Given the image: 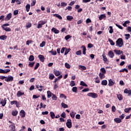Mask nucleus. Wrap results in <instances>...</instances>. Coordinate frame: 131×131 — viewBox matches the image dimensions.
I'll list each match as a JSON object with an SVG mask.
<instances>
[{
  "label": "nucleus",
  "mask_w": 131,
  "mask_h": 131,
  "mask_svg": "<svg viewBox=\"0 0 131 131\" xmlns=\"http://www.w3.org/2000/svg\"><path fill=\"white\" fill-rule=\"evenodd\" d=\"M116 46L119 47V48H121L123 46V40H122V38H120L117 39L116 41Z\"/></svg>",
  "instance_id": "f257e3e1"
},
{
  "label": "nucleus",
  "mask_w": 131,
  "mask_h": 131,
  "mask_svg": "<svg viewBox=\"0 0 131 131\" xmlns=\"http://www.w3.org/2000/svg\"><path fill=\"white\" fill-rule=\"evenodd\" d=\"M9 123H11V125L9 126V127H10V131H16V126H15V124L11 121H9Z\"/></svg>",
  "instance_id": "f03ea898"
},
{
  "label": "nucleus",
  "mask_w": 131,
  "mask_h": 131,
  "mask_svg": "<svg viewBox=\"0 0 131 131\" xmlns=\"http://www.w3.org/2000/svg\"><path fill=\"white\" fill-rule=\"evenodd\" d=\"M88 97H91V98H93L94 99H96V98H98V94L95 93H89L87 94Z\"/></svg>",
  "instance_id": "7ed1b4c3"
},
{
  "label": "nucleus",
  "mask_w": 131,
  "mask_h": 131,
  "mask_svg": "<svg viewBox=\"0 0 131 131\" xmlns=\"http://www.w3.org/2000/svg\"><path fill=\"white\" fill-rule=\"evenodd\" d=\"M66 125L69 128H71V127H72V122H71V119L67 120Z\"/></svg>",
  "instance_id": "20e7f679"
},
{
  "label": "nucleus",
  "mask_w": 131,
  "mask_h": 131,
  "mask_svg": "<svg viewBox=\"0 0 131 131\" xmlns=\"http://www.w3.org/2000/svg\"><path fill=\"white\" fill-rule=\"evenodd\" d=\"M53 73L55 75V76H59V75H61V74H62V72L56 69H54L53 70Z\"/></svg>",
  "instance_id": "39448f33"
},
{
  "label": "nucleus",
  "mask_w": 131,
  "mask_h": 131,
  "mask_svg": "<svg viewBox=\"0 0 131 131\" xmlns=\"http://www.w3.org/2000/svg\"><path fill=\"white\" fill-rule=\"evenodd\" d=\"M14 78L12 76H8V77H6V78L5 79V81L9 82L10 81H13Z\"/></svg>",
  "instance_id": "423d86ee"
},
{
  "label": "nucleus",
  "mask_w": 131,
  "mask_h": 131,
  "mask_svg": "<svg viewBox=\"0 0 131 131\" xmlns=\"http://www.w3.org/2000/svg\"><path fill=\"white\" fill-rule=\"evenodd\" d=\"M10 71H11V70L10 69L3 70L2 69H0V73H4V74H6L8 72H10Z\"/></svg>",
  "instance_id": "0eeeda50"
},
{
  "label": "nucleus",
  "mask_w": 131,
  "mask_h": 131,
  "mask_svg": "<svg viewBox=\"0 0 131 131\" xmlns=\"http://www.w3.org/2000/svg\"><path fill=\"white\" fill-rule=\"evenodd\" d=\"M0 104H2L3 107H5V106H6V104H7V98L2 99V100L0 102Z\"/></svg>",
  "instance_id": "6e6552de"
},
{
  "label": "nucleus",
  "mask_w": 131,
  "mask_h": 131,
  "mask_svg": "<svg viewBox=\"0 0 131 131\" xmlns=\"http://www.w3.org/2000/svg\"><path fill=\"white\" fill-rule=\"evenodd\" d=\"M51 31L55 33V34H58V33H60V31H59L58 29H56V28H53L51 29Z\"/></svg>",
  "instance_id": "1a4fd4ad"
},
{
  "label": "nucleus",
  "mask_w": 131,
  "mask_h": 131,
  "mask_svg": "<svg viewBox=\"0 0 131 131\" xmlns=\"http://www.w3.org/2000/svg\"><path fill=\"white\" fill-rule=\"evenodd\" d=\"M12 18V13H9L5 17V21H9Z\"/></svg>",
  "instance_id": "9d476101"
},
{
  "label": "nucleus",
  "mask_w": 131,
  "mask_h": 131,
  "mask_svg": "<svg viewBox=\"0 0 131 131\" xmlns=\"http://www.w3.org/2000/svg\"><path fill=\"white\" fill-rule=\"evenodd\" d=\"M114 52L116 54V55H121V54H123V52L121 50H114Z\"/></svg>",
  "instance_id": "9b49d317"
},
{
  "label": "nucleus",
  "mask_w": 131,
  "mask_h": 131,
  "mask_svg": "<svg viewBox=\"0 0 131 131\" xmlns=\"http://www.w3.org/2000/svg\"><path fill=\"white\" fill-rule=\"evenodd\" d=\"M108 56L110 57V58H113L114 57V53H113V51H110L108 53Z\"/></svg>",
  "instance_id": "f8f14e48"
},
{
  "label": "nucleus",
  "mask_w": 131,
  "mask_h": 131,
  "mask_svg": "<svg viewBox=\"0 0 131 131\" xmlns=\"http://www.w3.org/2000/svg\"><path fill=\"white\" fill-rule=\"evenodd\" d=\"M54 95L51 91H47V98L48 99H50V98H51L52 96Z\"/></svg>",
  "instance_id": "ddd939ff"
},
{
  "label": "nucleus",
  "mask_w": 131,
  "mask_h": 131,
  "mask_svg": "<svg viewBox=\"0 0 131 131\" xmlns=\"http://www.w3.org/2000/svg\"><path fill=\"white\" fill-rule=\"evenodd\" d=\"M38 58L41 62H45V56L43 55H39Z\"/></svg>",
  "instance_id": "4468645a"
},
{
  "label": "nucleus",
  "mask_w": 131,
  "mask_h": 131,
  "mask_svg": "<svg viewBox=\"0 0 131 131\" xmlns=\"http://www.w3.org/2000/svg\"><path fill=\"white\" fill-rule=\"evenodd\" d=\"M124 94H128V96H131V90H127V89H125L124 91Z\"/></svg>",
  "instance_id": "2eb2a0df"
},
{
  "label": "nucleus",
  "mask_w": 131,
  "mask_h": 131,
  "mask_svg": "<svg viewBox=\"0 0 131 131\" xmlns=\"http://www.w3.org/2000/svg\"><path fill=\"white\" fill-rule=\"evenodd\" d=\"M114 81H113V80H112V79H110L108 80V85L109 86H112L113 85H114Z\"/></svg>",
  "instance_id": "dca6fc26"
},
{
  "label": "nucleus",
  "mask_w": 131,
  "mask_h": 131,
  "mask_svg": "<svg viewBox=\"0 0 131 131\" xmlns=\"http://www.w3.org/2000/svg\"><path fill=\"white\" fill-rule=\"evenodd\" d=\"M23 95H24V92H21V91H18L16 94V96L18 97H20L21 96H23Z\"/></svg>",
  "instance_id": "f3484780"
},
{
  "label": "nucleus",
  "mask_w": 131,
  "mask_h": 131,
  "mask_svg": "<svg viewBox=\"0 0 131 131\" xmlns=\"http://www.w3.org/2000/svg\"><path fill=\"white\" fill-rule=\"evenodd\" d=\"M20 115L21 117H25V111L22 110L20 111Z\"/></svg>",
  "instance_id": "a211bd4d"
},
{
  "label": "nucleus",
  "mask_w": 131,
  "mask_h": 131,
  "mask_svg": "<svg viewBox=\"0 0 131 131\" xmlns=\"http://www.w3.org/2000/svg\"><path fill=\"white\" fill-rule=\"evenodd\" d=\"M102 58H103V61L105 63H106L107 62V61H108V59H107V57L104 53L102 54Z\"/></svg>",
  "instance_id": "6ab92c4d"
},
{
  "label": "nucleus",
  "mask_w": 131,
  "mask_h": 131,
  "mask_svg": "<svg viewBox=\"0 0 131 131\" xmlns=\"http://www.w3.org/2000/svg\"><path fill=\"white\" fill-rule=\"evenodd\" d=\"M114 121L116 122V123H120V122H121V119L119 118H115Z\"/></svg>",
  "instance_id": "aec40b11"
},
{
  "label": "nucleus",
  "mask_w": 131,
  "mask_h": 131,
  "mask_svg": "<svg viewBox=\"0 0 131 131\" xmlns=\"http://www.w3.org/2000/svg\"><path fill=\"white\" fill-rule=\"evenodd\" d=\"M2 28H3V29H4V30H5V31L7 32H10L11 31V28H8V27H5L2 26Z\"/></svg>",
  "instance_id": "412c9836"
},
{
  "label": "nucleus",
  "mask_w": 131,
  "mask_h": 131,
  "mask_svg": "<svg viewBox=\"0 0 131 131\" xmlns=\"http://www.w3.org/2000/svg\"><path fill=\"white\" fill-rule=\"evenodd\" d=\"M54 17H56V18H58L59 19V20H62V16H61V15H60L59 14H53Z\"/></svg>",
  "instance_id": "4be33fe9"
},
{
  "label": "nucleus",
  "mask_w": 131,
  "mask_h": 131,
  "mask_svg": "<svg viewBox=\"0 0 131 131\" xmlns=\"http://www.w3.org/2000/svg\"><path fill=\"white\" fill-rule=\"evenodd\" d=\"M117 98L119 101H122L123 99V97H122V95L121 94H117Z\"/></svg>",
  "instance_id": "5701e85b"
},
{
  "label": "nucleus",
  "mask_w": 131,
  "mask_h": 131,
  "mask_svg": "<svg viewBox=\"0 0 131 131\" xmlns=\"http://www.w3.org/2000/svg\"><path fill=\"white\" fill-rule=\"evenodd\" d=\"M78 67L79 69H81V70H86V67L83 66L79 65Z\"/></svg>",
  "instance_id": "b1692460"
},
{
  "label": "nucleus",
  "mask_w": 131,
  "mask_h": 131,
  "mask_svg": "<svg viewBox=\"0 0 131 131\" xmlns=\"http://www.w3.org/2000/svg\"><path fill=\"white\" fill-rule=\"evenodd\" d=\"M129 23H130V21H129V20H126L123 24V26H124V27H127V25H126Z\"/></svg>",
  "instance_id": "393cba45"
},
{
  "label": "nucleus",
  "mask_w": 131,
  "mask_h": 131,
  "mask_svg": "<svg viewBox=\"0 0 131 131\" xmlns=\"http://www.w3.org/2000/svg\"><path fill=\"white\" fill-rule=\"evenodd\" d=\"M7 36L6 35H2L0 36V39H1V40H5V39H7Z\"/></svg>",
  "instance_id": "a878e982"
},
{
  "label": "nucleus",
  "mask_w": 131,
  "mask_h": 131,
  "mask_svg": "<svg viewBox=\"0 0 131 131\" xmlns=\"http://www.w3.org/2000/svg\"><path fill=\"white\" fill-rule=\"evenodd\" d=\"M108 40L111 46H114L115 45V42H114L112 39L108 38Z\"/></svg>",
  "instance_id": "bb28decb"
},
{
  "label": "nucleus",
  "mask_w": 131,
  "mask_h": 131,
  "mask_svg": "<svg viewBox=\"0 0 131 131\" xmlns=\"http://www.w3.org/2000/svg\"><path fill=\"white\" fill-rule=\"evenodd\" d=\"M49 53H51L52 55H53L54 56H56L57 55V52L56 51H54V50L52 49L51 51H49Z\"/></svg>",
  "instance_id": "cd10ccee"
},
{
  "label": "nucleus",
  "mask_w": 131,
  "mask_h": 131,
  "mask_svg": "<svg viewBox=\"0 0 131 131\" xmlns=\"http://www.w3.org/2000/svg\"><path fill=\"white\" fill-rule=\"evenodd\" d=\"M70 51H71V49H70V48H66V49L64 51V56H66V55H67L69 53V52H70Z\"/></svg>",
  "instance_id": "c85d7f7f"
},
{
  "label": "nucleus",
  "mask_w": 131,
  "mask_h": 131,
  "mask_svg": "<svg viewBox=\"0 0 131 131\" xmlns=\"http://www.w3.org/2000/svg\"><path fill=\"white\" fill-rule=\"evenodd\" d=\"M106 17V14H101L100 15V16H99V20H102L103 19H104V18H105Z\"/></svg>",
  "instance_id": "c756f323"
},
{
  "label": "nucleus",
  "mask_w": 131,
  "mask_h": 131,
  "mask_svg": "<svg viewBox=\"0 0 131 131\" xmlns=\"http://www.w3.org/2000/svg\"><path fill=\"white\" fill-rule=\"evenodd\" d=\"M61 105L62 108H68V105H67V104H65V103L64 102H62Z\"/></svg>",
  "instance_id": "7c9ffc66"
},
{
  "label": "nucleus",
  "mask_w": 131,
  "mask_h": 131,
  "mask_svg": "<svg viewBox=\"0 0 131 131\" xmlns=\"http://www.w3.org/2000/svg\"><path fill=\"white\" fill-rule=\"evenodd\" d=\"M75 114H76V113H74V112H72V113L70 114V115L72 118H74V117H75Z\"/></svg>",
  "instance_id": "2f4dec72"
},
{
  "label": "nucleus",
  "mask_w": 131,
  "mask_h": 131,
  "mask_svg": "<svg viewBox=\"0 0 131 131\" xmlns=\"http://www.w3.org/2000/svg\"><path fill=\"white\" fill-rule=\"evenodd\" d=\"M107 82L106 80H103L101 82L102 85H107Z\"/></svg>",
  "instance_id": "473e14b6"
},
{
  "label": "nucleus",
  "mask_w": 131,
  "mask_h": 131,
  "mask_svg": "<svg viewBox=\"0 0 131 131\" xmlns=\"http://www.w3.org/2000/svg\"><path fill=\"white\" fill-rule=\"evenodd\" d=\"M26 10L27 12H29V10H30V5L27 4L26 6Z\"/></svg>",
  "instance_id": "72a5a7b5"
},
{
  "label": "nucleus",
  "mask_w": 131,
  "mask_h": 131,
  "mask_svg": "<svg viewBox=\"0 0 131 131\" xmlns=\"http://www.w3.org/2000/svg\"><path fill=\"white\" fill-rule=\"evenodd\" d=\"M54 78H55V75H54V74H49V79H51L52 80Z\"/></svg>",
  "instance_id": "f704fd0d"
},
{
  "label": "nucleus",
  "mask_w": 131,
  "mask_h": 131,
  "mask_svg": "<svg viewBox=\"0 0 131 131\" xmlns=\"http://www.w3.org/2000/svg\"><path fill=\"white\" fill-rule=\"evenodd\" d=\"M34 60V56L33 55H30L29 58V61H30L31 62H32Z\"/></svg>",
  "instance_id": "c9c22d12"
},
{
  "label": "nucleus",
  "mask_w": 131,
  "mask_h": 131,
  "mask_svg": "<svg viewBox=\"0 0 131 131\" xmlns=\"http://www.w3.org/2000/svg\"><path fill=\"white\" fill-rule=\"evenodd\" d=\"M12 114L13 116H17V115L18 114V111H13L12 112Z\"/></svg>",
  "instance_id": "e433bc0d"
},
{
  "label": "nucleus",
  "mask_w": 131,
  "mask_h": 131,
  "mask_svg": "<svg viewBox=\"0 0 131 131\" xmlns=\"http://www.w3.org/2000/svg\"><path fill=\"white\" fill-rule=\"evenodd\" d=\"M52 99L53 100V101H57L58 97L55 95L53 94L52 95Z\"/></svg>",
  "instance_id": "4c0bfd02"
},
{
  "label": "nucleus",
  "mask_w": 131,
  "mask_h": 131,
  "mask_svg": "<svg viewBox=\"0 0 131 131\" xmlns=\"http://www.w3.org/2000/svg\"><path fill=\"white\" fill-rule=\"evenodd\" d=\"M65 67L67 68V69H70L71 66H70V64L69 63L66 62L64 64Z\"/></svg>",
  "instance_id": "58836bf2"
},
{
  "label": "nucleus",
  "mask_w": 131,
  "mask_h": 131,
  "mask_svg": "<svg viewBox=\"0 0 131 131\" xmlns=\"http://www.w3.org/2000/svg\"><path fill=\"white\" fill-rule=\"evenodd\" d=\"M67 19L69 21H71V20H72V19H73V16L68 15V16H67Z\"/></svg>",
  "instance_id": "ea45409f"
},
{
  "label": "nucleus",
  "mask_w": 131,
  "mask_h": 131,
  "mask_svg": "<svg viewBox=\"0 0 131 131\" xmlns=\"http://www.w3.org/2000/svg\"><path fill=\"white\" fill-rule=\"evenodd\" d=\"M72 91L73 92V93H77V87H73L72 89Z\"/></svg>",
  "instance_id": "a19ab883"
},
{
  "label": "nucleus",
  "mask_w": 131,
  "mask_h": 131,
  "mask_svg": "<svg viewBox=\"0 0 131 131\" xmlns=\"http://www.w3.org/2000/svg\"><path fill=\"white\" fill-rule=\"evenodd\" d=\"M50 116L51 117V118H52V119H54V118H55V113H54V112H50Z\"/></svg>",
  "instance_id": "79ce46f5"
},
{
  "label": "nucleus",
  "mask_w": 131,
  "mask_h": 131,
  "mask_svg": "<svg viewBox=\"0 0 131 131\" xmlns=\"http://www.w3.org/2000/svg\"><path fill=\"white\" fill-rule=\"evenodd\" d=\"M46 46V42L45 41H43L40 44V48H43Z\"/></svg>",
  "instance_id": "37998d69"
},
{
  "label": "nucleus",
  "mask_w": 131,
  "mask_h": 131,
  "mask_svg": "<svg viewBox=\"0 0 131 131\" xmlns=\"http://www.w3.org/2000/svg\"><path fill=\"white\" fill-rule=\"evenodd\" d=\"M80 85H82V86H88V84L82 81L80 82Z\"/></svg>",
  "instance_id": "c03bdc74"
},
{
  "label": "nucleus",
  "mask_w": 131,
  "mask_h": 131,
  "mask_svg": "<svg viewBox=\"0 0 131 131\" xmlns=\"http://www.w3.org/2000/svg\"><path fill=\"white\" fill-rule=\"evenodd\" d=\"M99 77H100V78L101 79H102V78H104V74H103V73H100L99 74Z\"/></svg>",
  "instance_id": "a18cd8bd"
},
{
  "label": "nucleus",
  "mask_w": 131,
  "mask_h": 131,
  "mask_svg": "<svg viewBox=\"0 0 131 131\" xmlns=\"http://www.w3.org/2000/svg\"><path fill=\"white\" fill-rule=\"evenodd\" d=\"M31 26H32L31 23H28L26 25V28H27V29H28V28H30V27H31Z\"/></svg>",
  "instance_id": "49530a36"
},
{
  "label": "nucleus",
  "mask_w": 131,
  "mask_h": 131,
  "mask_svg": "<svg viewBox=\"0 0 131 131\" xmlns=\"http://www.w3.org/2000/svg\"><path fill=\"white\" fill-rule=\"evenodd\" d=\"M109 28H110L109 32L110 33H113V27L112 26H110Z\"/></svg>",
  "instance_id": "de8ad7c7"
},
{
  "label": "nucleus",
  "mask_w": 131,
  "mask_h": 131,
  "mask_svg": "<svg viewBox=\"0 0 131 131\" xmlns=\"http://www.w3.org/2000/svg\"><path fill=\"white\" fill-rule=\"evenodd\" d=\"M100 71L102 72L103 74H105L106 73V70H105V68H102L100 69Z\"/></svg>",
  "instance_id": "09e8293b"
},
{
  "label": "nucleus",
  "mask_w": 131,
  "mask_h": 131,
  "mask_svg": "<svg viewBox=\"0 0 131 131\" xmlns=\"http://www.w3.org/2000/svg\"><path fill=\"white\" fill-rule=\"evenodd\" d=\"M17 103L18 102H17V101H11L10 104L11 105H14V104L17 105Z\"/></svg>",
  "instance_id": "8fccbe9b"
},
{
  "label": "nucleus",
  "mask_w": 131,
  "mask_h": 131,
  "mask_svg": "<svg viewBox=\"0 0 131 131\" xmlns=\"http://www.w3.org/2000/svg\"><path fill=\"white\" fill-rule=\"evenodd\" d=\"M70 85H71L72 87V86H75V82H74V81H71Z\"/></svg>",
  "instance_id": "3c124183"
},
{
  "label": "nucleus",
  "mask_w": 131,
  "mask_h": 131,
  "mask_svg": "<svg viewBox=\"0 0 131 131\" xmlns=\"http://www.w3.org/2000/svg\"><path fill=\"white\" fill-rule=\"evenodd\" d=\"M34 64H35V62H30L29 64V67H32L33 66H34Z\"/></svg>",
  "instance_id": "603ef678"
},
{
  "label": "nucleus",
  "mask_w": 131,
  "mask_h": 131,
  "mask_svg": "<svg viewBox=\"0 0 131 131\" xmlns=\"http://www.w3.org/2000/svg\"><path fill=\"white\" fill-rule=\"evenodd\" d=\"M71 36H70V35H67L66 37H65V39L66 40H68V39H69V38H71Z\"/></svg>",
  "instance_id": "864d4df0"
},
{
  "label": "nucleus",
  "mask_w": 131,
  "mask_h": 131,
  "mask_svg": "<svg viewBox=\"0 0 131 131\" xmlns=\"http://www.w3.org/2000/svg\"><path fill=\"white\" fill-rule=\"evenodd\" d=\"M61 117H62L63 118H66V113H65V112H63V113L61 114Z\"/></svg>",
  "instance_id": "5fc2aeb1"
},
{
  "label": "nucleus",
  "mask_w": 131,
  "mask_h": 131,
  "mask_svg": "<svg viewBox=\"0 0 131 131\" xmlns=\"http://www.w3.org/2000/svg\"><path fill=\"white\" fill-rule=\"evenodd\" d=\"M60 98H63L65 99H66L67 98V97H66V96H65V95H64L63 94H60Z\"/></svg>",
  "instance_id": "6e6d98bb"
},
{
  "label": "nucleus",
  "mask_w": 131,
  "mask_h": 131,
  "mask_svg": "<svg viewBox=\"0 0 131 131\" xmlns=\"http://www.w3.org/2000/svg\"><path fill=\"white\" fill-rule=\"evenodd\" d=\"M120 59H121V60H125V55L123 54L120 55Z\"/></svg>",
  "instance_id": "4d7b16f0"
},
{
  "label": "nucleus",
  "mask_w": 131,
  "mask_h": 131,
  "mask_svg": "<svg viewBox=\"0 0 131 131\" xmlns=\"http://www.w3.org/2000/svg\"><path fill=\"white\" fill-rule=\"evenodd\" d=\"M38 67H39V63H37L34 67V70H36Z\"/></svg>",
  "instance_id": "13d9d810"
},
{
  "label": "nucleus",
  "mask_w": 131,
  "mask_h": 131,
  "mask_svg": "<svg viewBox=\"0 0 131 131\" xmlns=\"http://www.w3.org/2000/svg\"><path fill=\"white\" fill-rule=\"evenodd\" d=\"M131 108H125L124 111L126 112V113H128L129 111H130Z\"/></svg>",
  "instance_id": "bf43d9fd"
},
{
  "label": "nucleus",
  "mask_w": 131,
  "mask_h": 131,
  "mask_svg": "<svg viewBox=\"0 0 131 131\" xmlns=\"http://www.w3.org/2000/svg\"><path fill=\"white\" fill-rule=\"evenodd\" d=\"M112 111H113V112H115L116 111V107H115V106L113 105L112 107Z\"/></svg>",
  "instance_id": "052dcab7"
},
{
  "label": "nucleus",
  "mask_w": 131,
  "mask_h": 131,
  "mask_svg": "<svg viewBox=\"0 0 131 131\" xmlns=\"http://www.w3.org/2000/svg\"><path fill=\"white\" fill-rule=\"evenodd\" d=\"M39 23H40L42 25H45V24H46V23H47V21H43V20H40L39 21Z\"/></svg>",
  "instance_id": "680f3d73"
},
{
  "label": "nucleus",
  "mask_w": 131,
  "mask_h": 131,
  "mask_svg": "<svg viewBox=\"0 0 131 131\" xmlns=\"http://www.w3.org/2000/svg\"><path fill=\"white\" fill-rule=\"evenodd\" d=\"M65 50H66V47L62 48L60 51L61 53L63 54L65 52Z\"/></svg>",
  "instance_id": "e2e57ef3"
},
{
  "label": "nucleus",
  "mask_w": 131,
  "mask_h": 131,
  "mask_svg": "<svg viewBox=\"0 0 131 131\" xmlns=\"http://www.w3.org/2000/svg\"><path fill=\"white\" fill-rule=\"evenodd\" d=\"M115 25H116V26H117V27H118L119 28V29H123V28L122 27V26H121L117 24H116Z\"/></svg>",
  "instance_id": "0e129e2a"
},
{
  "label": "nucleus",
  "mask_w": 131,
  "mask_h": 131,
  "mask_svg": "<svg viewBox=\"0 0 131 131\" xmlns=\"http://www.w3.org/2000/svg\"><path fill=\"white\" fill-rule=\"evenodd\" d=\"M61 5L62 7H66V6H67V3L65 2H61Z\"/></svg>",
  "instance_id": "69168bd1"
},
{
  "label": "nucleus",
  "mask_w": 131,
  "mask_h": 131,
  "mask_svg": "<svg viewBox=\"0 0 131 131\" xmlns=\"http://www.w3.org/2000/svg\"><path fill=\"white\" fill-rule=\"evenodd\" d=\"M125 36H126L125 38L127 40V39L129 38V36H130V35H129V34H125Z\"/></svg>",
  "instance_id": "338daca9"
},
{
  "label": "nucleus",
  "mask_w": 131,
  "mask_h": 131,
  "mask_svg": "<svg viewBox=\"0 0 131 131\" xmlns=\"http://www.w3.org/2000/svg\"><path fill=\"white\" fill-rule=\"evenodd\" d=\"M76 55L77 56H79V55H81V51L79 50L76 52Z\"/></svg>",
  "instance_id": "774afa93"
}]
</instances>
